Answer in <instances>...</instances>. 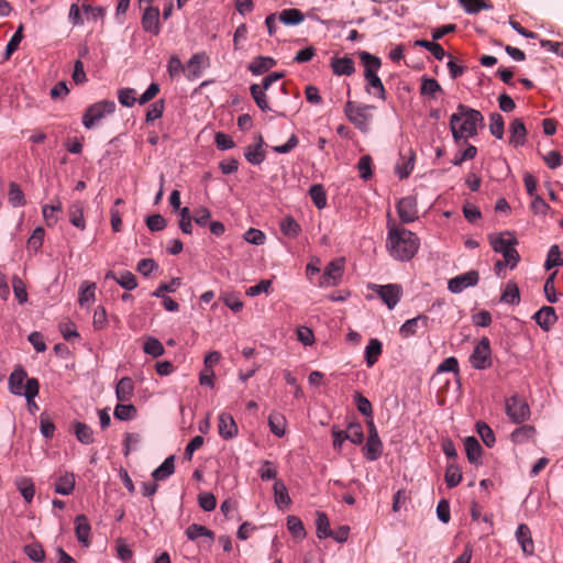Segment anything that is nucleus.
Wrapping results in <instances>:
<instances>
[{
	"mask_svg": "<svg viewBox=\"0 0 563 563\" xmlns=\"http://www.w3.org/2000/svg\"><path fill=\"white\" fill-rule=\"evenodd\" d=\"M25 554L34 562H42L45 558V552L41 544L32 543L24 548Z\"/></svg>",
	"mask_w": 563,
	"mask_h": 563,
	"instance_id": "nucleus-63",
	"label": "nucleus"
},
{
	"mask_svg": "<svg viewBox=\"0 0 563 563\" xmlns=\"http://www.w3.org/2000/svg\"><path fill=\"white\" fill-rule=\"evenodd\" d=\"M276 65V60L273 57L269 56H258L254 58L247 69L253 75H262L272 69Z\"/></svg>",
	"mask_w": 563,
	"mask_h": 563,
	"instance_id": "nucleus-23",
	"label": "nucleus"
},
{
	"mask_svg": "<svg viewBox=\"0 0 563 563\" xmlns=\"http://www.w3.org/2000/svg\"><path fill=\"white\" fill-rule=\"evenodd\" d=\"M484 124L483 114L475 109L460 103L450 118V129L454 141L467 140L477 135V126Z\"/></svg>",
	"mask_w": 563,
	"mask_h": 563,
	"instance_id": "nucleus-2",
	"label": "nucleus"
},
{
	"mask_svg": "<svg viewBox=\"0 0 563 563\" xmlns=\"http://www.w3.org/2000/svg\"><path fill=\"white\" fill-rule=\"evenodd\" d=\"M250 91H251V95H252L256 106L262 111H269L271 110V107L268 106V101H267V97L265 95V89L264 88H262L257 84H253L250 87Z\"/></svg>",
	"mask_w": 563,
	"mask_h": 563,
	"instance_id": "nucleus-42",
	"label": "nucleus"
},
{
	"mask_svg": "<svg viewBox=\"0 0 563 563\" xmlns=\"http://www.w3.org/2000/svg\"><path fill=\"white\" fill-rule=\"evenodd\" d=\"M510 137L509 142L515 147L521 146L526 142L527 129L521 119H515L510 124Z\"/></svg>",
	"mask_w": 563,
	"mask_h": 563,
	"instance_id": "nucleus-20",
	"label": "nucleus"
},
{
	"mask_svg": "<svg viewBox=\"0 0 563 563\" xmlns=\"http://www.w3.org/2000/svg\"><path fill=\"white\" fill-rule=\"evenodd\" d=\"M141 24L145 32L152 33L153 35H158L161 32L158 8L153 5L145 7L143 10Z\"/></svg>",
	"mask_w": 563,
	"mask_h": 563,
	"instance_id": "nucleus-12",
	"label": "nucleus"
},
{
	"mask_svg": "<svg viewBox=\"0 0 563 563\" xmlns=\"http://www.w3.org/2000/svg\"><path fill=\"white\" fill-rule=\"evenodd\" d=\"M375 106L360 103L355 101H346L344 106V114L357 130L363 133L368 132L373 119L372 111Z\"/></svg>",
	"mask_w": 563,
	"mask_h": 563,
	"instance_id": "nucleus-4",
	"label": "nucleus"
},
{
	"mask_svg": "<svg viewBox=\"0 0 563 563\" xmlns=\"http://www.w3.org/2000/svg\"><path fill=\"white\" fill-rule=\"evenodd\" d=\"M75 474L66 472L56 479L54 490L56 494L70 495L75 488Z\"/></svg>",
	"mask_w": 563,
	"mask_h": 563,
	"instance_id": "nucleus-21",
	"label": "nucleus"
},
{
	"mask_svg": "<svg viewBox=\"0 0 563 563\" xmlns=\"http://www.w3.org/2000/svg\"><path fill=\"white\" fill-rule=\"evenodd\" d=\"M429 317L426 314H419L412 319L407 320L399 329V334L407 339L418 333L419 329H428Z\"/></svg>",
	"mask_w": 563,
	"mask_h": 563,
	"instance_id": "nucleus-13",
	"label": "nucleus"
},
{
	"mask_svg": "<svg viewBox=\"0 0 563 563\" xmlns=\"http://www.w3.org/2000/svg\"><path fill=\"white\" fill-rule=\"evenodd\" d=\"M354 401L357 407V410L362 415L372 418V416H373L372 404L366 397H364L361 393H355Z\"/></svg>",
	"mask_w": 563,
	"mask_h": 563,
	"instance_id": "nucleus-61",
	"label": "nucleus"
},
{
	"mask_svg": "<svg viewBox=\"0 0 563 563\" xmlns=\"http://www.w3.org/2000/svg\"><path fill=\"white\" fill-rule=\"evenodd\" d=\"M27 374L24 368L18 366L9 376V390L18 396L24 395V380Z\"/></svg>",
	"mask_w": 563,
	"mask_h": 563,
	"instance_id": "nucleus-18",
	"label": "nucleus"
},
{
	"mask_svg": "<svg viewBox=\"0 0 563 563\" xmlns=\"http://www.w3.org/2000/svg\"><path fill=\"white\" fill-rule=\"evenodd\" d=\"M118 98L122 106L132 107L136 101V91L133 88L120 89Z\"/></svg>",
	"mask_w": 563,
	"mask_h": 563,
	"instance_id": "nucleus-64",
	"label": "nucleus"
},
{
	"mask_svg": "<svg viewBox=\"0 0 563 563\" xmlns=\"http://www.w3.org/2000/svg\"><path fill=\"white\" fill-rule=\"evenodd\" d=\"M106 278L107 279L111 278V279L115 280L121 287H123L128 290H132V289L136 288V286H137L135 275L129 271L121 272L119 276L114 272L110 271L107 273Z\"/></svg>",
	"mask_w": 563,
	"mask_h": 563,
	"instance_id": "nucleus-24",
	"label": "nucleus"
},
{
	"mask_svg": "<svg viewBox=\"0 0 563 563\" xmlns=\"http://www.w3.org/2000/svg\"><path fill=\"white\" fill-rule=\"evenodd\" d=\"M73 430L77 440L82 444H90L93 442V431L88 424L84 422H75Z\"/></svg>",
	"mask_w": 563,
	"mask_h": 563,
	"instance_id": "nucleus-38",
	"label": "nucleus"
},
{
	"mask_svg": "<svg viewBox=\"0 0 563 563\" xmlns=\"http://www.w3.org/2000/svg\"><path fill=\"white\" fill-rule=\"evenodd\" d=\"M419 246L417 234L398 224L388 214L386 249L389 255L397 261H409L417 254Z\"/></svg>",
	"mask_w": 563,
	"mask_h": 563,
	"instance_id": "nucleus-1",
	"label": "nucleus"
},
{
	"mask_svg": "<svg viewBox=\"0 0 563 563\" xmlns=\"http://www.w3.org/2000/svg\"><path fill=\"white\" fill-rule=\"evenodd\" d=\"M470 363L475 369H486L493 365L490 341L483 336L470 355Z\"/></svg>",
	"mask_w": 563,
	"mask_h": 563,
	"instance_id": "nucleus-6",
	"label": "nucleus"
},
{
	"mask_svg": "<svg viewBox=\"0 0 563 563\" xmlns=\"http://www.w3.org/2000/svg\"><path fill=\"white\" fill-rule=\"evenodd\" d=\"M479 280L477 271H468L449 280L448 288L451 292L459 294L464 289L475 286Z\"/></svg>",
	"mask_w": 563,
	"mask_h": 563,
	"instance_id": "nucleus-11",
	"label": "nucleus"
},
{
	"mask_svg": "<svg viewBox=\"0 0 563 563\" xmlns=\"http://www.w3.org/2000/svg\"><path fill=\"white\" fill-rule=\"evenodd\" d=\"M316 527L318 538L323 539L332 536V530L330 529V521L324 512L317 511Z\"/></svg>",
	"mask_w": 563,
	"mask_h": 563,
	"instance_id": "nucleus-43",
	"label": "nucleus"
},
{
	"mask_svg": "<svg viewBox=\"0 0 563 563\" xmlns=\"http://www.w3.org/2000/svg\"><path fill=\"white\" fill-rule=\"evenodd\" d=\"M268 426L271 431L280 438L285 434L286 419L280 412L273 411L268 417Z\"/></svg>",
	"mask_w": 563,
	"mask_h": 563,
	"instance_id": "nucleus-37",
	"label": "nucleus"
},
{
	"mask_svg": "<svg viewBox=\"0 0 563 563\" xmlns=\"http://www.w3.org/2000/svg\"><path fill=\"white\" fill-rule=\"evenodd\" d=\"M278 21L286 25H297L305 20L303 13L298 9H285L278 14Z\"/></svg>",
	"mask_w": 563,
	"mask_h": 563,
	"instance_id": "nucleus-36",
	"label": "nucleus"
},
{
	"mask_svg": "<svg viewBox=\"0 0 563 563\" xmlns=\"http://www.w3.org/2000/svg\"><path fill=\"white\" fill-rule=\"evenodd\" d=\"M68 216L70 223L79 230L86 229V221L84 218V202L74 201L68 208Z\"/></svg>",
	"mask_w": 563,
	"mask_h": 563,
	"instance_id": "nucleus-25",
	"label": "nucleus"
},
{
	"mask_svg": "<svg viewBox=\"0 0 563 563\" xmlns=\"http://www.w3.org/2000/svg\"><path fill=\"white\" fill-rule=\"evenodd\" d=\"M536 434V429L532 426H521L511 433V440L515 443H523L532 439Z\"/></svg>",
	"mask_w": 563,
	"mask_h": 563,
	"instance_id": "nucleus-45",
	"label": "nucleus"
},
{
	"mask_svg": "<svg viewBox=\"0 0 563 563\" xmlns=\"http://www.w3.org/2000/svg\"><path fill=\"white\" fill-rule=\"evenodd\" d=\"M506 413L515 423H521L529 418L530 408L522 397L515 395L506 400Z\"/></svg>",
	"mask_w": 563,
	"mask_h": 563,
	"instance_id": "nucleus-8",
	"label": "nucleus"
},
{
	"mask_svg": "<svg viewBox=\"0 0 563 563\" xmlns=\"http://www.w3.org/2000/svg\"><path fill=\"white\" fill-rule=\"evenodd\" d=\"M367 81L366 91L377 96L382 100H386V90L377 74H364Z\"/></svg>",
	"mask_w": 563,
	"mask_h": 563,
	"instance_id": "nucleus-27",
	"label": "nucleus"
},
{
	"mask_svg": "<svg viewBox=\"0 0 563 563\" xmlns=\"http://www.w3.org/2000/svg\"><path fill=\"white\" fill-rule=\"evenodd\" d=\"M344 269V261L343 260H334L331 261L321 277L320 286L322 287H331L339 284L342 278Z\"/></svg>",
	"mask_w": 563,
	"mask_h": 563,
	"instance_id": "nucleus-10",
	"label": "nucleus"
},
{
	"mask_svg": "<svg viewBox=\"0 0 563 563\" xmlns=\"http://www.w3.org/2000/svg\"><path fill=\"white\" fill-rule=\"evenodd\" d=\"M62 211V202L58 201L57 205H45L42 208V213L45 219V222L48 227H52L57 223L58 218L56 216L57 212Z\"/></svg>",
	"mask_w": 563,
	"mask_h": 563,
	"instance_id": "nucleus-50",
	"label": "nucleus"
},
{
	"mask_svg": "<svg viewBox=\"0 0 563 563\" xmlns=\"http://www.w3.org/2000/svg\"><path fill=\"white\" fill-rule=\"evenodd\" d=\"M40 390V384L36 378H27L24 389V396L27 400L30 409H37V405L34 402V398L37 396Z\"/></svg>",
	"mask_w": 563,
	"mask_h": 563,
	"instance_id": "nucleus-40",
	"label": "nucleus"
},
{
	"mask_svg": "<svg viewBox=\"0 0 563 563\" xmlns=\"http://www.w3.org/2000/svg\"><path fill=\"white\" fill-rule=\"evenodd\" d=\"M143 350L146 354L154 357H158L165 352L163 344L155 338H148L144 343Z\"/></svg>",
	"mask_w": 563,
	"mask_h": 563,
	"instance_id": "nucleus-55",
	"label": "nucleus"
},
{
	"mask_svg": "<svg viewBox=\"0 0 563 563\" xmlns=\"http://www.w3.org/2000/svg\"><path fill=\"white\" fill-rule=\"evenodd\" d=\"M416 45L428 49L434 56V58H437L438 60H442L445 56V51L443 49V47L435 42H430L427 40H418L416 42Z\"/></svg>",
	"mask_w": 563,
	"mask_h": 563,
	"instance_id": "nucleus-54",
	"label": "nucleus"
},
{
	"mask_svg": "<svg viewBox=\"0 0 563 563\" xmlns=\"http://www.w3.org/2000/svg\"><path fill=\"white\" fill-rule=\"evenodd\" d=\"M309 195L318 209H323L327 206V194L322 185H312L309 189Z\"/></svg>",
	"mask_w": 563,
	"mask_h": 563,
	"instance_id": "nucleus-44",
	"label": "nucleus"
},
{
	"mask_svg": "<svg viewBox=\"0 0 563 563\" xmlns=\"http://www.w3.org/2000/svg\"><path fill=\"white\" fill-rule=\"evenodd\" d=\"M206 60L207 57L203 53H197L192 55L189 62L187 63V78L196 79L200 77Z\"/></svg>",
	"mask_w": 563,
	"mask_h": 563,
	"instance_id": "nucleus-29",
	"label": "nucleus"
},
{
	"mask_svg": "<svg viewBox=\"0 0 563 563\" xmlns=\"http://www.w3.org/2000/svg\"><path fill=\"white\" fill-rule=\"evenodd\" d=\"M344 435L354 444H361L364 440L363 428L360 423H350Z\"/></svg>",
	"mask_w": 563,
	"mask_h": 563,
	"instance_id": "nucleus-51",
	"label": "nucleus"
},
{
	"mask_svg": "<svg viewBox=\"0 0 563 563\" xmlns=\"http://www.w3.org/2000/svg\"><path fill=\"white\" fill-rule=\"evenodd\" d=\"M219 434L223 439H232L238 434V426L230 413L222 412L218 417Z\"/></svg>",
	"mask_w": 563,
	"mask_h": 563,
	"instance_id": "nucleus-14",
	"label": "nucleus"
},
{
	"mask_svg": "<svg viewBox=\"0 0 563 563\" xmlns=\"http://www.w3.org/2000/svg\"><path fill=\"white\" fill-rule=\"evenodd\" d=\"M331 68L338 76H351L355 71L354 62L349 56L331 58Z\"/></svg>",
	"mask_w": 563,
	"mask_h": 563,
	"instance_id": "nucleus-19",
	"label": "nucleus"
},
{
	"mask_svg": "<svg viewBox=\"0 0 563 563\" xmlns=\"http://www.w3.org/2000/svg\"><path fill=\"white\" fill-rule=\"evenodd\" d=\"M175 471L174 456H168L161 466H158L152 474L155 481H164L169 477Z\"/></svg>",
	"mask_w": 563,
	"mask_h": 563,
	"instance_id": "nucleus-39",
	"label": "nucleus"
},
{
	"mask_svg": "<svg viewBox=\"0 0 563 563\" xmlns=\"http://www.w3.org/2000/svg\"><path fill=\"white\" fill-rule=\"evenodd\" d=\"M274 495L275 503L278 507L288 506L290 504V497L288 495L287 488L282 481H276L274 483Z\"/></svg>",
	"mask_w": 563,
	"mask_h": 563,
	"instance_id": "nucleus-46",
	"label": "nucleus"
},
{
	"mask_svg": "<svg viewBox=\"0 0 563 563\" xmlns=\"http://www.w3.org/2000/svg\"><path fill=\"white\" fill-rule=\"evenodd\" d=\"M516 538L526 555H531L534 552V543L531 537L530 528L521 523L516 531Z\"/></svg>",
	"mask_w": 563,
	"mask_h": 563,
	"instance_id": "nucleus-15",
	"label": "nucleus"
},
{
	"mask_svg": "<svg viewBox=\"0 0 563 563\" xmlns=\"http://www.w3.org/2000/svg\"><path fill=\"white\" fill-rule=\"evenodd\" d=\"M488 241L495 252L503 254L505 262L509 264L510 268L518 264L520 256L515 249L518 241L512 233L505 231L500 234H490L488 235Z\"/></svg>",
	"mask_w": 563,
	"mask_h": 563,
	"instance_id": "nucleus-3",
	"label": "nucleus"
},
{
	"mask_svg": "<svg viewBox=\"0 0 563 563\" xmlns=\"http://www.w3.org/2000/svg\"><path fill=\"white\" fill-rule=\"evenodd\" d=\"M460 4L467 13L475 14L482 10L490 9L492 5L485 0H460Z\"/></svg>",
	"mask_w": 563,
	"mask_h": 563,
	"instance_id": "nucleus-53",
	"label": "nucleus"
},
{
	"mask_svg": "<svg viewBox=\"0 0 563 563\" xmlns=\"http://www.w3.org/2000/svg\"><path fill=\"white\" fill-rule=\"evenodd\" d=\"M186 536L189 540L195 541L200 537H205L209 540V544H211L214 541V533L213 531L209 530L207 527L192 523L186 529Z\"/></svg>",
	"mask_w": 563,
	"mask_h": 563,
	"instance_id": "nucleus-32",
	"label": "nucleus"
},
{
	"mask_svg": "<svg viewBox=\"0 0 563 563\" xmlns=\"http://www.w3.org/2000/svg\"><path fill=\"white\" fill-rule=\"evenodd\" d=\"M462 481V473L456 465L450 464L445 472V483L449 488L457 486Z\"/></svg>",
	"mask_w": 563,
	"mask_h": 563,
	"instance_id": "nucleus-56",
	"label": "nucleus"
},
{
	"mask_svg": "<svg viewBox=\"0 0 563 563\" xmlns=\"http://www.w3.org/2000/svg\"><path fill=\"white\" fill-rule=\"evenodd\" d=\"M360 59L365 67L364 74H377L378 69L380 68L382 62L378 57L367 53V52H361Z\"/></svg>",
	"mask_w": 563,
	"mask_h": 563,
	"instance_id": "nucleus-41",
	"label": "nucleus"
},
{
	"mask_svg": "<svg viewBox=\"0 0 563 563\" xmlns=\"http://www.w3.org/2000/svg\"><path fill=\"white\" fill-rule=\"evenodd\" d=\"M287 528L295 538L305 537V528L302 521L296 516H289L287 518Z\"/></svg>",
	"mask_w": 563,
	"mask_h": 563,
	"instance_id": "nucleus-62",
	"label": "nucleus"
},
{
	"mask_svg": "<svg viewBox=\"0 0 563 563\" xmlns=\"http://www.w3.org/2000/svg\"><path fill=\"white\" fill-rule=\"evenodd\" d=\"M23 38V25H20L15 33L10 38L9 43L7 44L5 52L3 59L9 60L12 56V54L18 49L21 41Z\"/></svg>",
	"mask_w": 563,
	"mask_h": 563,
	"instance_id": "nucleus-48",
	"label": "nucleus"
},
{
	"mask_svg": "<svg viewBox=\"0 0 563 563\" xmlns=\"http://www.w3.org/2000/svg\"><path fill=\"white\" fill-rule=\"evenodd\" d=\"M8 200L13 208L23 207L26 205L23 190L21 189L20 185L14 181L9 183Z\"/></svg>",
	"mask_w": 563,
	"mask_h": 563,
	"instance_id": "nucleus-34",
	"label": "nucleus"
},
{
	"mask_svg": "<svg viewBox=\"0 0 563 563\" xmlns=\"http://www.w3.org/2000/svg\"><path fill=\"white\" fill-rule=\"evenodd\" d=\"M115 103L112 100H101L87 108L82 115V124L86 129L93 128L100 120L113 113Z\"/></svg>",
	"mask_w": 563,
	"mask_h": 563,
	"instance_id": "nucleus-5",
	"label": "nucleus"
},
{
	"mask_svg": "<svg viewBox=\"0 0 563 563\" xmlns=\"http://www.w3.org/2000/svg\"><path fill=\"white\" fill-rule=\"evenodd\" d=\"M383 451V443L379 438L367 437L366 444L363 448L365 457L368 461H376Z\"/></svg>",
	"mask_w": 563,
	"mask_h": 563,
	"instance_id": "nucleus-31",
	"label": "nucleus"
},
{
	"mask_svg": "<svg viewBox=\"0 0 563 563\" xmlns=\"http://www.w3.org/2000/svg\"><path fill=\"white\" fill-rule=\"evenodd\" d=\"M75 533L77 540L85 547L89 545L90 525L85 515H78L75 519Z\"/></svg>",
	"mask_w": 563,
	"mask_h": 563,
	"instance_id": "nucleus-22",
	"label": "nucleus"
},
{
	"mask_svg": "<svg viewBox=\"0 0 563 563\" xmlns=\"http://www.w3.org/2000/svg\"><path fill=\"white\" fill-rule=\"evenodd\" d=\"M180 278H173L169 283H162L159 286L153 291L152 296L157 298L165 297V292H175L177 288L180 286Z\"/></svg>",
	"mask_w": 563,
	"mask_h": 563,
	"instance_id": "nucleus-57",
	"label": "nucleus"
},
{
	"mask_svg": "<svg viewBox=\"0 0 563 563\" xmlns=\"http://www.w3.org/2000/svg\"><path fill=\"white\" fill-rule=\"evenodd\" d=\"M279 228H280L282 233L285 236L290 238V239L297 238L299 235V233L301 232L300 224L290 216L285 217L280 221Z\"/></svg>",
	"mask_w": 563,
	"mask_h": 563,
	"instance_id": "nucleus-35",
	"label": "nucleus"
},
{
	"mask_svg": "<svg viewBox=\"0 0 563 563\" xmlns=\"http://www.w3.org/2000/svg\"><path fill=\"white\" fill-rule=\"evenodd\" d=\"M533 319L541 329L548 331L555 323L558 317L553 307L544 306L534 313Z\"/></svg>",
	"mask_w": 563,
	"mask_h": 563,
	"instance_id": "nucleus-16",
	"label": "nucleus"
},
{
	"mask_svg": "<svg viewBox=\"0 0 563 563\" xmlns=\"http://www.w3.org/2000/svg\"><path fill=\"white\" fill-rule=\"evenodd\" d=\"M396 209L402 223H411L418 218L417 199L413 196L399 199Z\"/></svg>",
	"mask_w": 563,
	"mask_h": 563,
	"instance_id": "nucleus-9",
	"label": "nucleus"
},
{
	"mask_svg": "<svg viewBox=\"0 0 563 563\" xmlns=\"http://www.w3.org/2000/svg\"><path fill=\"white\" fill-rule=\"evenodd\" d=\"M476 431L478 435L481 437L482 441L487 445L488 448H492L495 444V434L492 428L485 423V422H477L476 423Z\"/></svg>",
	"mask_w": 563,
	"mask_h": 563,
	"instance_id": "nucleus-49",
	"label": "nucleus"
},
{
	"mask_svg": "<svg viewBox=\"0 0 563 563\" xmlns=\"http://www.w3.org/2000/svg\"><path fill=\"white\" fill-rule=\"evenodd\" d=\"M12 288L19 303H24L27 301L26 287L22 279L16 275L12 277Z\"/></svg>",
	"mask_w": 563,
	"mask_h": 563,
	"instance_id": "nucleus-58",
	"label": "nucleus"
},
{
	"mask_svg": "<svg viewBox=\"0 0 563 563\" xmlns=\"http://www.w3.org/2000/svg\"><path fill=\"white\" fill-rule=\"evenodd\" d=\"M560 265H563L562 253L558 245H552L549 250L544 266L547 269H551L552 267Z\"/></svg>",
	"mask_w": 563,
	"mask_h": 563,
	"instance_id": "nucleus-59",
	"label": "nucleus"
},
{
	"mask_svg": "<svg viewBox=\"0 0 563 563\" xmlns=\"http://www.w3.org/2000/svg\"><path fill=\"white\" fill-rule=\"evenodd\" d=\"M466 456L470 463L478 464L481 462V456L483 453V449L474 437H467L464 441Z\"/></svg>",
	"mask_w": 563,
	"mask_h": 563,
	"instance_id": "nucleus-26",
	"label": "nucleus"
},
{
	"mask_svg": "<svg viewBox=\"0 0 563 563\" xmlns=\"http://www.w3.org/2000/svg\"><path fill=\"white\" fill-rule=\"evenodd\" d=\"M383 352V344L378 339H371L365 349V360L368 367H372Z\"/></svg>",
	"mask_w": 563,
	"mask_h": 563,
	"instance_id": "nucleus-33",
	"label": "nucleus"
},
{
	"mask_svg": "<svg viewBox=\"0 0 563 563\" xmlns=\"http://www.w3.org/2000/svg\"><path fill=\"white\" fill-rule=\"evenodd\" d=\"M368 289L375 292L389 309H394L402 296V288L398 284H369Z\"/></svg>",
	"mask_w": 563,
	"mask_h": 563,
	"instance_id": "nucleus-7",
	"label": "nucleus"
},
{
	"mask_svg": "<svg viewBox=\"0 0 563 563\" xmlns=\"http://www.w3.org/2000/svg\"><path fill=\"white\" fill-rule=\"evenodd\" d=\"M501 300L511 305L519 303L520 296L519 289L515 283H508L503 295Z\"/></svg>",
	"mask_w": 563,
	"mask_h": 563,
	"instance_id": "nucleus-60",
	"label": "nucleus"
},
{
	"mask_svg": "<svg viewBox=\"0 0 563 563\" xmlns=\"http://www.w3.org/2000/svg\"><path fill=\"white\" fill-rule=\"evenodd\" d=\"M489 121H490V123H489L490 133L499 140L503 139L504 126H505L503 117L499 113L494 112L490 114Z\"/></svg>",
	"mask_w": 563,
	"mask_h": 563,
	"instance_id": "nucleus-52",
	"label": "nucleus"
},
{
	"mask_svg": "<svg viewBox=\"0 0 563 563\" xmlns=\"http://www.w3.org/2000/svg\"><path fill=\"white\" fill-rule=\"evenodd\" d=\"M134 391V383L130 377H123L119 380L115 388V396L120 402L129 401Z\"/></svg>",
	"mask_w": 563,
	"mask_h": 563,
	"instance_id": "nucleus-28",
	"label": "nucleus"
},
{
	"mask_svg": "<svg viewBox=\"0 0 563 563\" xmlns=\"http://www.w3.org/2000/svg\"><path fill=\"white\" fill-rule=\"evenodd\" d=\"M113 415L119 420L129 421L135 417L136 408L131 404L121 402L115 406Z\"/></svg>",
	"mask_w": 563,
	"mask_h": 563,
	"instance_id": "nucleus-47",
	"label": "nucleus"
},
{
	"mask_svg": "<svg viewBox=\"0 0 563 563\" xmlns=\"http://www.w3.org/2000/svg\"><path fill=\"white\" fill-rule=\"evenodd\" d=\"M264 140L261 134L257 135V143L255 145H249L245 148L244 156L246 161L253 165H260L266 157V153L263 150Z\"/></svg>",
	"mask_w": 563,
	"mask_h": 563,
	"instance_id": "nucleus-17",
	"label": "nucleus"
},
{
	"mask_svg": "<svg viewBox=\"0 0 563 563\" xmlns=\"http://www.w3.org/2000/svg\"><path fill=\"white\" fill-rule=\"evenodd\" d=\"M15 486L24 500L27 504H31L35 495V487L32 478L26 476L19 477L15 479Z\"/></svg>",
	"mask_w": 563,
	"mask_h": 563,
	"instance_id": "nucleus-30",
	"label": "nucleus"
}]
</instances>
